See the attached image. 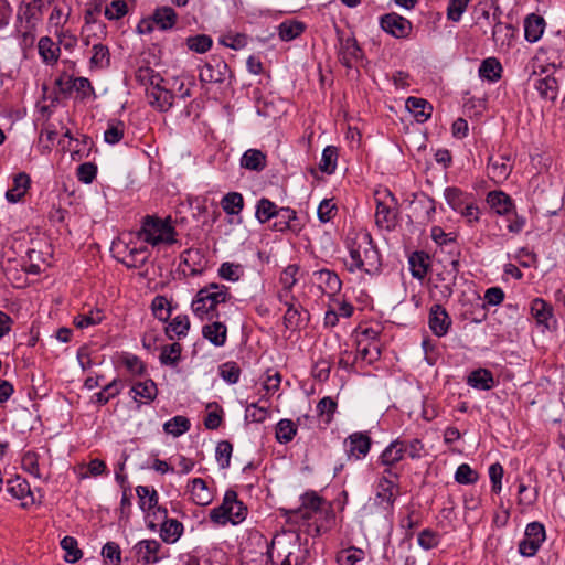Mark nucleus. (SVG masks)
Listing matches in <instances>:
<instances>
[{
	"label": "nucleus",
	"instance_id": "72a5a7b5",
	"mask_svg": "<svg viewBox=\"0 0 565 565\" xmlns=\"http://www.w3.org/2000/svg\"><path fill=\"white\" fill-rule=\"evenodd\" d=\"M38 50L44 63L53 65L58 61L61 49L51 38H41L38 44Z\"/></svg>",
	"mask_w": 565,
	"mask_h": 565
},
{
	"label": "nucleus",
	"instance_id": "f03ea898",
	"mask_svg": "<svg viewBox=\"0 0 565 565\" xmlns=\"http://www.w3.org/2000/svg\"><path fill=\"white\" fill-rule=\"evenodd\" d=\"M231 299L230 288L225 285L211 282L201 288L194 296L191 308L193 313L201 320H218L217 306Z\"/></svg>",
	"mask_w": 565,
	"mask_h": 565
},
{
	"label": "nucleus",
	"instance_id": "a18cd8bd",
	"mask_svg": "<svg viewBox=\"0 0 565 565\" xmlns=\"http://www.w3.org/2000/svg\"><path fill=\"white\" fill-rule=\"evenodd\" d=\"M92 50L90 68L104 70L110 66V52L107 45L97 43L93 45Z\"/></svg>",
	"mask_w": 565,
	"mask_h": 565
},
{
	"label": "nucleus",
	"instance_id": "603ef678",
	"mask_svg": "<svg viewBox=\"0 0 565 565\" xmlns=\"http://www.w3.org/2000/svg\"><path fill=\"white\" fill-rule=\"evenodd\" d=\"M222 209L228 215H237L244 207L243 195L238 192H228L221 202Z\"/></svg>",
	"mask_w": 565,
	"mask_h": 565
},
{
	"label": "nucleus",
	"instance_id": "1a4fd4ad",
	"mask_svg": "<svg viewBox=\"0 0 565 565\" xmlns=\"http://www.w3.org/2000/svg\"><path fill=\"white\" fill-rule=\"evenodd\" d=\"M132 551L137 562L143 565L156 564L168 556V554L162 552V545L157 540L139 541L132 547Z\"/></svg>",
	"mask_w": 565,
	"mask_h": 565
},
{
	"label": "nucleus",
	"instance_id": "f704fd0d",
	"mask_svg": "<svg viewBox=\"0 0 565 565\" xmlns=\"http://www.w3.org/2000/svg\"><path fill=\"white\" fill-rule=\"evenodd\" d=\"M30 177L25 172H20L13 178V188L8 190L6 198L11 203L19 202L30 186Z\"/></svg>",
	"mask_w": 565,
	"mask_h": 565
},
{
	"label": "nucleus",
	"instance_id": "a19ab883",
	"mask_svg": "<svg viewBox=\"0 0 565 565\" xmlns=\"http://www.w3.org/2000/svg\"><path fill=\"white\" fill-rule=\"evenodd\" d=\"M406 106L411 113L414 114L417 121H424L431 115V105L423 98L419 97H408L406 100Z\"/></svg>",
	"mask_w": 565,
	"mask_h": 565
},
{
	"label": "nucleus",
	"instance_id": "4c0bfd02",
	"mask_svg": "<svg viewBox=\"0 0 565 565\" xmlns=\"http://www.w3.org/2000/svg\"><path fill=\"white\" fill-rule=\"evenodd\" d=\"M126 249L128 253L120 262L127 268H140L146 264L149 257V249L147 246H141L139 248H129L126 246Z\"/></svg>",
	"mask_w": 565,
	"mask_h": 565
},
{
	"label": "nucleus",
	"instance_id": "dca6fc26",
	"mask_svg": "<svg viewBox=\"0 0 565 565\" xmlns=\"http://www.w3.org/2000/svg\"><path fill=\"white\" fill-rule=\"evenodd\" d=\"M345 443H349V457L352 456L356 459L365 457L370 452L372 446L371 437L369 436L367 433L363 431H358L349 435L348 438L345 439Z\"/></svg>",
	"mask_w": 565,
	"mask_h": 565
},
{
	"label": "nucleus",
	"instance_id": "bf43d9fd",
	"mask_svg": "<svg viewBox=\"0 0 565 565\" xmlns=\"http://www.w3.org/2000/svg\"><path fill=\"white\" fill-rule=\"evenodd\" d=\"M445 199L448 203V205L454 211H459L463 207L467 200V194L457 186H448L445 189L444 192Z\"/></svg>",
	"mask_w": 565,
	"mask_h": 565
},
{
	"label": "nucleus",
	"instance_id": "13d9d810",
	"mask_svg": "<svg viewBox=\"0 0 565 565\" xmlns=\"http://www.w3.org/2000/svg\"><path fill=\"white\" fill-rule=\"evenodd\" d=\"M185 43L190 51L203 54L212 47L213 40L207 34H196L186 38Z\"/></svg>",
	"mask_w": 565,
	"mask_h": 565
},
{
	"label": "nucleus",
	"instance_id": "f8f14e48",
	"mask_svg": "<svg viewBox=\"0 0 565 565\" xmlns=\"http://www.w3.org/2000/svg\"><path fill=\"white\" fill-rule=\"evenodd\" d=\"M7 491L14 499L22 500L21 507L23 509H28L34 504H41V500L35 499L26 479L20 476L7 480Z\"/></svg>",
	"mask_w": 565,
	"mask_h": 565
},
{
	"label": "nucleus",
	"instance_id": "8fccbe9b",
	"mask_svg": "<svg viewBox=\"0 0 565 565\" xmlns=\"http://www.w3.org/2000/svg\"><path fill=\"white\" fill-rule=\"evenodd\" d=\"M61 547L65 551L64 561L66 563H76L83 557V552L78 547L77 540L66 535L61 540Z\"/></svg>",
	"mask_w": 565,
	"mask_h": 565
},
{
	"label": "nucleus",
	"instance_id": "ddd939ff",
	"mask_svg": "<svg viewBox=\"0 0 565 565\" xmlns=\"http://www.w3.org/2000/svg\"><path fill=\"white\" fill-rule=\"evenodd\" d=\"M237 492L233 489H228L223 498V502L221 505L212 509L210 511V520L216 524H226L231 522L236 524L235 519H233V510L234 503L236 502Z\"/></svg>",
	"mask_w": 565,
	"mask_h": 565
},
{
	"label": "nucleus",
	"instance_id": "de8ad7c7",
	"mask_svg": "<svg viewBox=\"0 0 565 565\" xmlns=\"http://www.w3.org/2000/svg\"><path fill=\"white\" fill-rule=\"evenodd\" d=\"M134 399L137 402V397L145 398L147 402H152L158 395L157 384L153 380L148 379L143 382H137L132 387Z\"/></svg>",
	"mask_w": 565,
	"mask_h": 565
},
{
	"label": "nucleus",
	"instance_id": "b1692460",
	"mask_svg": "<svg viewBox=\"0 0 565 565\" xmlns=\"http://www.w3.org/2000/svg\"><path fill=\"white\" fill-rule=\"evenodd\" d=\"M411 274L414 278L423 280L430 268V257L424 250H415L408 257Z\"/></svg>",
	"mask_w": 565,
	"mask_h": 565
},
{
	"label": "nucleus",
	"instance_id": "6ab92c4d",
	"mask_svg": "<svg viewBox=\"0 0 565 565\" xmlns=\"http://www.w3.org/2000/svg\"><path fill=\"white\" fill-rule=\"evenodd\" d=\"M147 97L152 107L159 111H168L173 106L175 95L170 87H163L147 89Z\"/></svg>",
	"mask_w": 565,
	"mask_h": 565
},
{
	"label": "nucleus",
	"instance_id": "6e6d98bb",
	"mask_svg": "<svg viewBox=\"0 0 565 565\" xmlns=\"http://www.w3.org/2000/svg\"><path fill=\"white\" fill-rule=\"evenodd\" d=\"M190 426L191 423L189 418L178 415L164 423L163 430L169 435L179 437L185 431H188L190 429Z\"/></svg>",
	"mask_w": 565,
	"mask_h": 565
},
{
	"label": "nucleus",
	"instance_id": "0e129e2a",
	"mask_svg": "<svg viewBox=\"0 0 565 565\" xmlns=\"http://www.w3.org/2000/svg\"><path fill=\"white\" fill-rule=\"evenodd\" d=\"M241 367L234 361H227L220 365L221 377L230 384H236L241 376Z\"/></svg>",
	"mask_w": 565,
	"mask_h": 565
},
{
	"label": "nucleus",
	"instance_id": "a878e982",
	"mask_svg": "<svg viewBox=\"0 0 565 565\" xmlns=\"http://www.w3.org/2000/svg\"><path fill=\"white\" fill-rule=\"evenodd\" d=\"M267 166V156L259 149H248L241 158V167L250 171H263Z\"/></svg>",
	"mask_w": 565,
	"mask_h": 565
},
{
	"label": "nucleus",
	"instance_id": "e2e57ef3",
	"mask_svg": "<svg viewBox=\"0 0 565 565\" xmlns=\"http://www.w3.org/2000/svg\"><path fill=\"white\" fill-rule=\"evenodd\" d=\"M126 125L121 120H109L104 130V141H120L125 137Z\"/></svg>",
	"mask_w": 565,
	"mask_h": 565
},
{
	"label": "nucleus",
	"instance_id": "c85d7f7f",
	"mask_svg": "<svg viewBox=\"0 0 565 565\" xmlns=\"http://www.w3.org/2000/svg\"><path fill=\"white\" fill-rule=\"evenodd\" d=\"M211 324L202 328V335L215 347H222L227 339V328L223 322L212 320Z\"/></svg>",
	"mask_w": 565,
	"mask_h": 565
},
{
	"label": "nucleus",
	"instance_id": "7c9ffc66",
	"mask_svg": "<svg viewBox=\"0 0 565 565\" xmlns=\"http://www.w3.org/2000/svg\"><path fill=\"white\" fill-rule=\"evenodd\" d=\"M535 88L540 96L550 102H555L558 96V81L553 75H546L535 82Z\"/></svg>",
	"mask_w": 565,
	"mask_h": 565
},
{
	"label": "nucleus",
	"instance_id": "ea45409f",
	"mask_svg": "<svg viewBox=\"0 0 565 565\" xmlns=\"http://www.w3.org/2000/svg\"><path fill=\"white\" fill-rule=\"evenodd\" d=\"M437 255H445L444 259L439 262H448L449 266L460 267L461 248L457 239H448V243L444 244L440 248L435 252Z\"/></svg>",
	"mask_w": 565,
	"mask_h": 565
},
{
	"label": "nucleus",
	"instance_id": "393cba45",
	"mask_svg": "<svg viewBox=\"0 0 565 565\" xmlns=\"http://www.w3.org/2000/svg\"><path fill=\"white\" fill-rule=\"evenodd\" d=\"M530 309L536 323L550 329V321L553 318V306L542 298H535L531 301Z\"/></svg>",
	"mask_w": 565,
	"mask_h": 565
},
{
	"label": "nucleus",
	"instance_id": "39448f33",
	"mask_svg": "<svg viewBox=\"0 0 565 565\" xmlns=\"http://www.w3.org/2000/svg\"><path fill=\"white\" fill-rule=\"evenodd\" d=\"M545 539V527L541 522L529 523L525 527L524 539L519 543V553L524 557L534 556Z\"/></svg>",
	"mask_w": 565,
	"mask_h": 565
},
{
	"label": "nucleus",
	"instance_id": "c9c22d12",
	"mask_svg": "<svg viewBox=\"0 0 565 565\" xmlns=\"http://www.w3.org/2000/svg\"><path fill=\"white\" fill-rule=\"evenodd\" d=\"M467 384L473 388L488 391L494 384L493 374L487 369H478L468 375Z\"/></svg>",
	"mask_w": 565,
	"mask_h": 565
},
{
	"label": "nucleus",
	"instance_id": "774afa93",
	"mask_svg": "<svg viewBox=\"0 0 565 565\" xmlns=\"http://www.w3.org/2000/svg\"><path fill=\"white\" fill-rule=\"evenodd\" d=\"M299 271V266L296 264L288 265L280 274L279 281L284 287V291L290 292L292 287L297 284V273Z\"/></svg>",
	"mask_w": 565,
	"mask_h": 565
},
{
	"label": "nucleus",
	"instance_id": "680f3d73",
	"mask_svg": "<svg viewBox=\"0 0 565 565\" xmlns=\"http://www.w3.org/2000/svg\"><path fill=\"white\" fill-rule=\"evenodd\" d=\"M104 319L100 309L90 310L87 315H78L74 318V324L78 329L88 328L90 326L99 324Z\"/></svg>",
	"mask_w": 565,
	"mask_h": 565
},
{
	"label": "nucleus",
	"instance_id": "3c124183",
	"mask_svg": "<svg viewBox=\"0 0 565 565\" xmlns=\"http://www.w3.org/2000/svg\"><path fill=\"white\" fill-rule=\"evenodd\" d=\"M182 345L179 342L163 345L159 356L160 363L163 365H177L181 360Z\"/></svg>",
	"mask_w": 565,
	"mask_h": 565
},
{
	"label": "nucleus",
	"instance_id": "473e14b6",
	"mask_svg": "<svg viewBox=\"0 0 565 565\" xmlns=\"http://www.w3.org/2000/svg\"><path fill=\"white\" fill-rule=\"evenodd\" d=\"M178 20L175 10L169 6L157 8L152 13V21L160 30L172 29Z\"/></svg>",
	"mask_w": 565,
	"mask_h": 565
},
{
	"label": "nucleus",
	"instance_id": "864d4df0",
	"mask_svg": "<svg viewBox=\"0 0 565 565\" xmlns=\"http://www.w3.org/2000/svg\"><path fill=\"white\" fill-rule=\"evenodd\" d=\"M151 310L158 320L168 322L171 317L172 307L164 296L158 295L151 302Z\"/></svg>",
	"mask_w": 565,
	"mask_h": 565
},
{
	"label": "nucleus",
	"instance_id": "0eeeda50",
	"mask_svg": "<svg viewBox=\"0 0 565 565\" xmlns=\"http://www.w3.org/2000/svg\"><path fill=\"white\" fill-rule=\"evenodd\" d=\"M409 204L408 217L417 224H427L436 212V201L426 193H415Z\"/></svg>",
	"mask_w": 565,
	"mask_h": 565
},
{
	"label": "nucleus",
	"instance_id": "e433bc0d",
	"mask_svg": "<svg viewBox=\"0 0 565 565\" xmlns=\"http://www.w3.org/2000/svg\"><path fill=\"white\" fill-rule=\"evenodd\" d=\"M190 327L191 323L189 317L186 315H179L168 323L164 328V333L170 340H172L174 335L181 339L188 334Z\"/></svg>",
	"mask_w": 565,
	"mask_h": 565
},
{
	"label": "nucleus",
	"instance_id": "37998d69",
	"mask_svg": "<svg viewBox=\"0 0 565 565\" xmlns=\"http://www.w3.org/2000/svg\"><path fill=\"white\" fill-rule=\"evenodd\" d=\"M297 430V425L291 419H280L275 428L276 440L279 444H288L295 438Z\"/></svg>",
	"mask_w": 565,
	"mask_h": 565
},
{
	"label": "nucleus",
	"instance_id": "cd10ccee",
	"mask_svg": "<svg viewBox=\"0 0 565 565\" xmlns=\"http://www.w3.org/2000/svg\"><path fill=\"white\" fill-rule=\"evenodd\" d=\"M181 264L190 269V276L202 275L205 270V260L199 249L189 248L182 253Z\"/></svg>",
	"mask_w": 565,
	"mask_h": 565
},
{
	"label": "nucleus",
	"instance_id": "6e6552de",
	"mask_svg": "<svg viewBox=\"0 0 565 565\" xmlns=\"http://www.w3.org/2000/svg\"><path fill=\"white\" fill-rule=\"evenodd\" d=\"M228 71V65L222 56L212 55L200 70L199 79L202 83L221 84L225 81Z\"/></svg>",
	"mask_w": 565,
	"mask_h": 565
},
{
	"label": "nucleus",
	"instance_id": "2f4dec72",
	"mask_svg": "<svg viewBox=\"0 0 565 565\" xmlns=\"http://www.w3.org/2000/svg\"><path fill=\"white\" fill-rule=\"evenodd\" d=\"M191 497L195 504L198 505H207L213 500V494L207 488L206 481L202 478H194L191 481Z\"/></svg>",
	"mask_w": 565,
	"mask_h": 565
},
{
	"label": "nucleus",
	"instance_id": "4d7b16f0",
	"mask_svg": "<svg viewBox=\"0 0 565 565\" xmlns=\"http://www.w3.org/2000/svg\"><path fill=\"white\" fill-rule=\"evenodd\" d=\"M278 214V209L274 202L269 199L262 198L257 202L256 206V217L260 223H266L270 218L276 217Z\"/></svg>",
	"mask_w": 565,
	"mask_h": 565
},
{
	"label": "nucleus",
	"instance_id": "2eb2a0df",
	"mask_svg": "<svg viewBox=\"0 0 565 565\" xmlns=\"http://www.w3.org/2000/svg\"><path fill=\"white\" fill-rule=\"evenodd\" d=\"M460 273V267L456 266H444V269L436 274V280L439 288L440 295L444 299H449L454 294V287L457 284V278Z\"/></svg>",
	"mask_w": 565,
	"mask_h": 565
},
{
	"label": "nucleus",
	"instance_id": "f3484780",
	"mask_svg": "<svg viewBox=\"0 0 565 565\" xmlns=\"http://www.w3.org/2000/svg\"><path fill=\"white\" fill-rule=\"evenodd\" d=\"M401 493V487L398 482L388 479L386 476H382L377 483L376 498L381 500V503H385V509H392L396 501L397 495Z\"/></svg>",
	"mask_w": 565,
	"mask_h": 565
},
{
	"label": "nucleus",
	"instance_id": "338daca9",
	"mask_svg": "<svg viewBox=\"0 0 565 565\" xmlns=\"http://www.w3.org/2000/svg\"><path fill=\"white\" fill-rule=\"evenodd\" d=\"M478 479L479 473L467 463L460 465L455 473V480L460 484H473Z\"/></svg>",
	"mask_w": 565,
	"mask_h": 565
},
{
	"label": "nucleus",
	"instance_id": "09e8293b",
	"mask_svg": "<svg viewBox=\"0 0 565 565\" xmlns=\"http://www.w3.org/2000/svg\"><path fill=\"white\" fill-rule=\"evenodd\" d=\"M339 149L335 146H328L322 151L319 169L327 174H332L337 168Z\"/></svg>",
	"mask_w": 565,
	"mask_h": 565
},
{
	"label": "nucleus",
	"instance_id": "4468645a",
	"mask_svg": "<svg viewBox=\"0 0 565 565\" xmlns=\"http://www.w3.org/2000/svg\"><path fill=\"white\" fill-rule=\"evenodd\" d=\"M452 320L447 312L446 308L439 303H435L430 307L428 315V324L431 332L441 338L447 334L451 327Z\"/></svg>",
	"mask_w": 565,
	"mask_h": 565
},
{
	"label": "nucleus",
	"instance_id": "bb28decb",
	"mask_svg": "<svg viewBox=\"0 0 565 565\" xmlns=\"http://www.w3.org/2000/svg\"><path fill=\"white\" fill-rule=\"evenodd\" d=\"M545 20L543 17L531 13L524 21V35L525 40L530 43L537 42L543 35L545 29Z\"/></svg>",
	"mask_w": 565,
	"mask_h": 565
},
{
	"label": "nucleus",
	"instance_id": "412c9836",
	"mask_svg": "<svg viewBox=\"0 0 565 565\" xmlns=\"http://www.w3.org/2000/svg\"><path fill=\"white\" fill-rule=\"evenodd\" d=\"M406 450V443L401 439H395L382 451L379 461L385 467H393L403 460Z\"/></svg>",
	"mask_w": 565,
	"mask_h": 565
},
{
	"label": "nucleus",
	"instance_id": "423d86ee",
	"mask_svg": "<svg viewBox=\"0 0 565 565\" xmlns=\"http://www.w3.org/2000/svg\"><path fill=\"white\" fill-rule=\"evenodd\" d=\"M45 0H31L21 2L17 18L23 28V35L26 36L31 33L36 24L42 20Z\"/></svg>",
	"mask_w": 565,
	"mask_h": 565
},
{
	"label": "nucleus",
	"instance_id": "aec40b11",
	"mask_svg": "<svg viewBox=\"0 0 565 565\" xmlns=\"http://www.w3.org/2000/svg\"><path fill=\"white\" fill-rule=\"evenodd\" d=\"M487 203L499 215L509 216L515 210V205L510 195L503 191H490L487 194Z\"/></svg>",
	"mask_w": 565,
	"mask_h": 565
},
{
	"label": "nucleus",
	"instance_id": "f257e3e1",
	"mask_svg": "<svg viewBox=\"0 0 565 565\" xmlns=\"http://www.w3.org/2000/svg\"><path fill=\"white\" fill-rule=\"evenodd\" d=\"M347 246L351 258V263L348 265L350 271L359 269L369 275L380 273L381 254L369 232L362 231L354 233L353 236H348Z\"/></svg>",
	"mask_w": 565,
	"mask_h": 565
},
{
	"label": "nucleus",
	"instance_id": "79ce46f5",
	"mask_svg": "<svg viewBox=\"0 0 565 565\" xmlns=\"http://www.w3.org/2000/svg\"><path fill=\"white\" fill-rule=\"evenodd\" d=\"M375 223L379 227L392 230L396 224V213L386 204L377 202L375 212Z\"/></svg>",
	"mask_w": 565,
	"mask_h": 565
},
{
	"label": "nucleus",
	"instance_id": "20e7f679",
	"mask_svg": "<svg viewBox=\"0 0 565 565\" xmlns=\"http://www.w3.org/2000/svg\"><path fill=\"white\" fill-rule=\"evenodd\" d=\"M68 84L65 85L61 81H54L55 93L67 98L75 92L76 100L83 104L97 98L95 88L87 77L77 76L75 79H70Z\"/></svg>",
	"mask_w": 565,
	"mask_h": 565
},
{
	"label": "nucleus",
	"instance_id": "052dcab7",
	"mask_svg": "<svg viewBox=\"0 0 565 565\" xmlns=\"http://www.w3.org/2000/svg\"><path fill=\"white\" fill-rule=\"evenodd\" d=\"M279 38L282 41H291L299 36L305 31V25L301 22H282L279 28Z\"/></svg>",
	"mask_w": 565,
	"mask_h": 565
},
{
	"label": "nucleus",
	"instance_id": "c03bdc74",
	"mask_svg": "<svg viewBox=\"0 0 565 565\" xmlns=\"http://www.w3.org/2000/svg\"><path fill=\"white\" fill-rule=\"evenodd\" d=\"M502 65L495 57H488L482 61L479 75L489 82H497L501 78Z\"/></svg>",
	"mask_w": 565,
	"mask_h": 565
},
{
	"label": "nucleus",
	"instance_id": "9b49d317",
	"mask_svg": "<svg viewBox=\"0 0 565 565\" xmlns=\"http://www.w3.org/2000/svg\"><path fill=\"white\" fill-rule=\"evenodd\" d=\"M380 25L386 33L396 39H406L413 30L412 22L398 13L391 12L381 17Z\"/></svg>",
	"mask_w": 565,
	"mask_h": 565
},
{
	"label": "nucleus",
	"instance_id": "5fc2aeb1",
	"mask_svg": "<svg viewBox=\"0 0 565 565\" xmlns=\"http://www.w3.org/2000/svg\"><path fill=\"white\" fill-rule=\"evenodd\" d=\"M121 391V382L117 379L105 385L103 390L94 395V402L98 405L107 404L111 398L119 395Z\"/></svg>",
	"mask_w": 565,
	"mask_h": 565
},
{
	"label": "nucleus",
	"instance_id": "49530a36",
	"mask_svg": "<svg viewBox=\"0 0 565 565\" xmlns=\"http://www.w3.org/2000/svg\"><path fill=\"white\" fill-rule=\"evenodd\" d=\"M137 495L139 498L140 509L145 512L153 510L158 505V492L154 489H150L146 486H138L136 488Z\"/></svg>",
	"mask_w": 565,
	"mask_h": 565
},
{
	"label": "nucleus",
	"instance_id": "7ed1b4c3",
	"mask_svg": "<svg viewBox=\"0 0 565 565\" xmlns=\"http://www.w3.org/2000/svg\"><path fill=\"white\" fill-rule=\"evenodd\" d=\"M139 235L145 236V241L152 246L160 243L173 244L177 242V232L170 224L169 218L161 220L154 215H146L142 218V225Z\"/></svg>",
	"mask_w": 565,
	"mask_h": 565
},
{
	"label": "nucleus",
	"instance_id": "5701e85b",
	"mask_svg": "<svg viewBox=\"0 0 565 565\" xmlns=\"http://www.w3.org/2000/svg\"><path fill=\"white\" fill-rule=\"evenodd\" d=\"M30 265L25 267V273L32 275H39L42 271L41 264L50 266L49 259L52 257V250L50 245H45L44 249L30 248L26 252Z\"/></svg>",
	"mask_w": 565,
	"mask_h": 565
},
{
	"label": "nucleus",
	"instance_id": "69168bd1",
	"mask_svg": "<svg viewBox=\"0 0 565 565\" xmlns=\"http://www.w3.org/2000/svg\"><path fill=\"white\" fill-rule=\"evenodd\" d=\"M276 217L277 221L273 224V228L282 232L291 227L290 222L297 218V213L290 207H282L278 210Z\"/></svg>",
	"mask_w": 565,
	"mask_h": 565
},
{
	"label": "nucleus",
	"instance_id": "9d476101",
	"mask_svg": "<svg viewBox=\"0 0 565 565\" xmlns=\"http://www.w3.org/2000/svg\"><path fill=\"white\" fill-rule=\"evenodd\" d=\"M301 500L302 504L298 509L284 510L288 521L297 520L298 518L302 520H310L312 512L316 513L320 511L322 503H324V499L315 491L306 492L301 497Z\"/></svg>",
	"mask_w": 565,
	"mask_h": 565
},
{
	"label": "nucleus",
	"instance_id": "58836bf2",
	"mask_svg": "<svg viewBox=\"0 0 565 565\" xmlns=\"http://www.w3.org/2000/svg\"><path fill=\"white\" fill-rule=\"evenodd\" d=\"M337 35L340 42V51L339 54H345L347 56L354 57L355 60H360L363 57V51L360 47L354 35L343 36V32L337 29Z\"/></svg>",
	"mask_w": 565,
	"mask_h": 565
},
{
	"label": "nucleus",
	"instance_id": "c756f323",
	"mask_svg": "<svg viewBox=\"0 0 565 565\" xmlns=\"http://www.w3.org/2000/svg\"><path fill=\"white\" fill-rule=\"evenodd\" d=\"M183 524L177 519H169L162 521L160 527V537L164 543H175L183 533Z\"/></svg>",
	"mask_w": 565,
	"mask_h": 565
},
{
	"label": "nucleus",
	"instance_id": "4be33fe9",
	"mask_svg": "<svg viewBox=\"0 0 565 565\" xmlns=\"http://www.w3.org/2000/svg\"><path fill=\"white\" fill-rule=\"evenodd\" d=\"M285 305L287 306L284 315L285 328L295 331L306 327L309 320V312L307 310L301 311L289 301H285Z\"/></svg>",
	"mask_w": 565,
	"mask_h": 565
},
{
	"label": "nucleus",
	"instance_id": "a211bd4d",
	"mask_svg": "<svg viewBox=\"0 0 565 565\" xmlns=\"http://www.w3.org/2000/svg\"><path fill=\"white\" fill-rule=\"evenodd\" d=\"M318 287L328 296H335L340 292L342 281L339 276L329 269H320L313 273Z\"/></svg>",
	"mask_w": 565,
	"mask_h": 565
}]
</instances>
